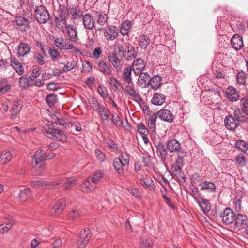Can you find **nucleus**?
Returning <instances> with one entry per match:
<instances>
[{"instance_id":"cd10ccee","label":"nucleus","mask_w":248,"mask_h":248,"mask_svg":"<svg viewBox=\"0 0 248 248\" xmlns=\"http://www.w3.org/2000/svg\"><path fill=\"white\" fill-rule=\"evenodd\" d=\"M139 46L142 49H146L150 43V39L147 35L142 34L139 36Z\"/></svg>"},{"instance_id":"9d476101","label":"nucleus","mask_w":248,"mask_h":248,"mask_svg":"<svg viewBox=\"0 0 248 248\" xmlns=\"http://www.w3.org/2000/svg\"><path fill=\"white\" fill-rule=\"evenodd\" d=\"M103 30L104 36L108 41H113L118 36V30L115 26L109 25Z\"/></svg>"},{"instance_id":"f704fd0d","label":"nucleus","mask_w":248,"mask_h":248,"mask_svg":"<svg viewBox=\"0 0 248 248\" xmlns=\"http://www.w3.org/2000/svg\"><path fill=\"white\" fill-rule=\"evenodd\" d=\"M12 157L11 152L9 151H3L0 155V164H5L9 162Z\"/></svg>"},{"instance_id":"79ce46f5","label":"nucleus","mask_w":248,"mask_h":248,"mask_svg":"<svg viewBox=\"0 0 248 248\" xmlns=\"http://www.w3.org/2000/svg\"><path fill=\"white\" fill-rule=\"evenodd\" d=\"M156 148L157 153L159 154L160 157L162 159H165L168 154L167 149L165 148V146L163 144L159 143L156 146Z\"/></svg>"},{"instance_id":"37998d69","label":"nucleus","mask_w":248,"mask_h":248,"mask_svg":"<svg viewBox=\"0 0 248 248\" xmlns=\"http://www.w3.org/2000/svg\"><path fill=\"white\" fill-rule=\"evenodd\" d=\"M157 115L155 114L151 115L148 120V126L150 129L154 132L156 129V121Z\"/></svg>"},{"instance_id":"a19ab883","label":"nucleus","mask_w":248,"mask_h":248,"mask_svg":"<svg viewBox=\"0 0 248 248\" xmlns=\"http://www.w3.org/2000/svg\"><path fill=\"white\" fill-rule=\"evenodd\" d=\"M131 24L128 20L124 21L120 28V32L123 35H127L131 28Z\"/></svg>"},{"instance_id":"f3484780","label":"nucleus","mask_w":248,"mask_h":248,"mask_svg":"<svg viewBox=\"0 0 248 248\" xmlns=\"http://www.w3.org/2000/svg\"><path fill=\"white\" fill-rule=\"evenodd\" d=\"M137 177L140 180V184L145 188L152 189L154 187L153 180L147 175L142 176L138 173Z\"/></svg>"},{"instance_id":"1a4fd4ad","label":"nucleus","mask_w":248,"mask_h":248,"mask_svg":"<svg viewBox=\"0 0 248 248\" xmlns=\"http://www.w3.org/2000/svg\"><path fill=\"white\" fill-rule=\"evenodd\" d=\"M69 16V10L66 7H62L59 11V17H56V24L59 28L62 25L65 26L67 24V18Z\"/></svg>"},{"instance_id":"49530a36","label":"nucleus","mask_w":248,"mask_h":248,"mask_svg":"<svg viewBox=\"0 0 248 248\" xmlns=\"http://www.w3.org/2000/svg\"><path fill=\"white\" fill-rule=\"evenodd\" d=\"M69 15H71L73 19L76 20L81 17V12L78 7L69 8Z\"/></svg>"},{"instance_id":"0eeeda50","label":"nucleus","mask_w":248,"mask_h":248,"mask_svg":"<svg viewBox=\"0 0 248 248\" xmlns=\"http://www.w3.org/2000/svg\"><path fill=\"white\" fill-rule=\"evenodd\" d=\"M44 133L47 137L51 139H55L58 141H64L66 140L63 133L56 129L50 127L46 128L44 129Z\"/></svg>"},{"instance_id":"9b49d317","label":"nucleus","mask_w":248,"mask_h":248,"mask_svg":"<svg viewBox=\"0 0 248 248\" xmlns=\"http://www.w3.org/2000/svg\"><path fill=\"white\" fill-rule=\"evenodd\" d=\"M82 23L85 29L92 30L95 27V20L93 15L86 13L82 16Z\"/></svg>"},{"instance_id":"e2e57ef3","label":"nucleus","mask_w":248,"mask_h":248,"mask_svg":"<svg viewBox=\"0 0 248 248\" xmlns=\"http://www.w3.org/2000/svg\"><path fill=\"white\" fill-rule=\"evenodd\" d=\"M109 83L111 86L115 87L116 89H118L121 86L120 83L113 77H110L109 78Z\"/></svg>"},{"instance_id":"393cba45","label":"nucleus","mask_w":248,"mask_h":248,"mask_svg":"<svg viewBox=\"0 0 248 248\" xmlns=\"http://www.w3.org/2000/svg\"><path fill=\"white\" fill-rule=\"evenodd\" d=\"M231 44L235 50H240L243 46L242 37L238 35L235 34L231 40Z\"/></svg>"},{"instance_id":"473e14b6","label":"nucleus","mask_w":248,"mask_h":248,"mask_svg":"<svg viewBox=\"0 0 248 248\" xmlns=\"http://www.w3.org/2000/svg\"><path fill=\"white\" fill-rule=\"evenodd\" d=\"M96 21L98 25L103 26L107 23L108 16L104 12H97L96 14Z\"/></svg>"},{"instance_id":"774afa93","label":"nucleus","mask_w":248,"mask_h":248,"mask_svg":"<svg viewBox=\"0 0 248 248\" xmlns=\"http://www.w3.org/2000/svg\"><path fill=\"white\" fill-rule=\"evenodd\" d=\"M83 68L87 72H91L93 70L92 64L89 61H85L82 63Z\"/></svg>"},{"instance_id":"4be33fe9","label":"nucleus","mask_w":248,"mask_h":248,"mask_svg":"<svg viewBox=\"0 0 248 248\" xmlns=\"http://www.w3.org/2000/svg\"><path fill=\"white\" fill-rule=\"evenodd\" d=\"M108 59L117 72H120L122 70L123 65L121 63V60L115 53H113L111 55H109Z\"/></svg>"},{"instance_id":"4c0bfd02","label":"nucleus","mask_w":248,"mask_h":248,"mask_svg":"<svg viewBox=\"0 0 248 248\" xmlns=\"http://www.w3.org/2000/svg\"><path fill=\"white\" fill-rule=\"evenodd\" d=\"M240 107L241 110L247 117L248 116V98L244 97L241 99L240 101Z\"/></svg>"},{"instance_id":"bb28decb","label":"nucleus","mask_w":248,"mask_h":248,"mask_svg":"<svg viewBox=\"0 0 248 248\" xmlns=\"http://www.w3.org/2000/svg\"><path fill=\"white\" fill-rule=\"evenodd\" d=\"M138 84L142 85L144 84V87H147L149 86V81L150 80V75L147 72H141L140 74Z\"/></svg>"},{"instance_id":"c756f323","label":"nucleus","mask_w":248,"mask_h":248,"mask_svg":"<svg viewBox=\"0 0 248 248\" xmlns=\"http://www.w3.org/2000/svg\"><path fill=\"white\" fill-rule=\"evenodd\" d=\"M32 195V192L30 188H25L21 190L19 192V201L21 202H25L31 199Z\"/></svg>"},{"instance_id":"412c9836","label":"nucleus","mask_w":248,"mask_h":248,"mask_svg":"<svg viewBox=\"0 0 248 248\" xmlns=\"http://www.w3.org/2000/svg\"><path fill=\"white\" fill-rule=\"evenodd\" d=\"M239 93L234 88L229 86L226 91V97L231 102H235L239 98Z\"/></svg>"},{"instance_id":"f8f14e48","label":"nucleus","mask_w":248,"mask_h":248,"mask_svg":"<svg viewBox=\"0 0 248 248\" xmlns=\"http://www.w3.org/2000/svg\"><path fill=\"white\" fill-rule=\"evenodd\" d=\"M96 69L99 72L105 76H109L112 75L113 69L110 64L106 63L103 60H98L96 62Z\"/></svg>"},{"instance_id":"680f3d73","label":"nucleus","mask_w":248,"mask_h":248,"mask_svg":"<svg viewBox=\"0 0 248 248\" xmlns=\"http://www.w3.org/2000/svg\"><path fill=\"white\" fill-rule=\"evenodd\" d=\"M90 104L91 105V108L93 110H97L99 107L101 106L98 102L97 100L93 97H92L90 100Z\"/></svg>"},{"instance_id":"2f4dec72","label":"nucleus","mask_w":248,"mask_h":248,"mask_svg":"<svg viewBox=\"0 0 248 248\" xmlns=\"http://www.w3.org/2000/svg\"><path fill=\"white\" fill-rule=\"evenodd\" d=\"M165 99L166 97L164 94L156 93L153 95L151 102L154 105L161 106L165 102Z\"/></svg>"},{"instance_id":"6ab92c4d","label":"nucleus","mask_w":248,"mask_h":248,"mask_svg":"<svg viewBox=\"0 0 248 248\" xmlns=\"http://www.w3.org/2000/svg\"><path fill=\"white\" fill-rule=\"evenodd\" d=\"M161 120L168 123L172 122L174 118L172 112L167 109H162L156 114Z\"/></svg>"},{"instance_id":"ddd939ff","label":"nucleus","mask_w":248,"mask_h":248,"mask_svg":"<svg viewBox=\"0 0 248 248\" xmlns=\"http://www.w3.org/2000/svg\"><path fill=\"white\" fill-rule=\"evenodd\" d=\"M146 65V62L143 59L138 58L135 59L131 66V69L136 75H139L142 72Z\"/></svg>"},{"instance_id":"ea45409f","label":"nucleus","mask_w":248,"mask_h":248,"mask_svg":"<svg viewBox=\"0 0 248 248\" xmlns=\"http://www.w3.org/2000/svg\"><path fill=\"white\" fill-rule=\"evenodd\" d=\"M153 240L150 238H142L140 241V248H152Z\"/></svg>"},{"instance_id":"bf43d9fd","label":"nucleus","mask_w":248,"mask_h":248,"mask_svg":"<svg viewBox=\"0 0 248 248\" xmlns=\"http://www.w3.org/2000/svg\"><path fill=\"white\" fill-rule=\"evenodd\" d=\"M34 58L38 64L43 65L44 63V57L39 52L35 53Z\"/></svg>"},{"instance_id":"5701e85b","label":"nucleus","mask_w":248,"mask_h":248,"mask_svg":"<svg viewBox=\"0 0 248 248\" xmlns=\"http://www.w3.org/2000/svg\"><path fill=\"white\" fill-rule=\"evenodd\" d=\"M31 51L30 46L26 43H20L17 47V56L20 57H23L27 55Z\"/></svg>"},{"instance_id":"423d86ee","label":"nucleus","mask_w":248,"mask_h":248,"mask_svg":"<svg viewBox=\"0 0 248 248\" xmlns=\"http://www.w3.org/2000/svg\"><path fill=\"white\" fill-rule=\"evenodd\" d=\"M92 236V234L89 229L81 231L78 241V248H85Z\"/></svg>"},{"instance_id":"6e6552de","label":"nucleus","mask_w":248,"mask_h":248,"mask_svg":"<svg viewBox=\"0 0 248 248\" xmlns=\"http://www.w3.org/2000/svg\"><path fill=\"white\" fill-rule=\"evenodd\" d=\"M56 187L63 186L65 189H70L78 183V180L74 177L64 178L55 181Z\"/></svg>"},{"instance_id":"052dcab7","label":"nucleus","mask_w":248,"mask_h":248,"mask_svg":"<svg viewBox=\"0 0 248 248\" xmlns=\"http://www.w3.org/2000/svg\"><path fill=\"white\" fill-rule=\"evenodd\" d=\"M233 207L237 211H240L241 209V200L240 198L235 197L233 200Z\"/></svg>"},{"instance_id":"3c124183","label":"nucleus","mask_w":248,"mask_h":248,"mask_svg":"<svg viewBox=\"0 0 248 248\" xmlns=\"http://www.w3.org/2000/svg\"><path fill=\"white\" fill-rule=\"evenodd\" d=\"M77 66V62L76 61L73 60L71 62H68L66 64H64L62 69V71L64 72H69Z\"/></svg>"},{"instance_id":"4d7b16f0","label":"nucleus","mask_w":248,"mask_h":248,"mask_svg":"<svg viewBox=\"0 0 248 248\" xmlns=\"http://www.w3.org/2000/svg\"><path fill=\"white\" fill-rule=\"evenodd\" d=\"M112 121L116 126H122L125 127L123 125V122L120 121V118L116 113L112 114Z\"/></svg>"},{"instance_id":"7ed1b4c3","label":"nucleus","mask_w":248,"mask_h":248,"mask_svg":"<svg viewBox=\"0 0 248 248\" xmlns=\"http://www.w3.org/2000/svg\"><path fill=\"white\" fill-rule=\"evenodd\" d=\"M129 160V155L126 152H121L119 157L113 159V166L118 174L124 175L125 168L128 165Z\"/></svg>"},{"instance_id":"8fccbe9b","label":"nucleus","mask_w":248,"mask_h":248,"mask_svg":"<svg viewBox=\"0 0 248 248\" xmlns=\"http://www.w3.org/2000/svg\"><path fill=\"white\" fill-rule=\"evenodd\" d=\"M235 147L240 150L245 152L248 150V145L242 140H238L235 141Z\"/></svg>"},{"instance_id":"20e7f679","label":"nucleus","mask_w":248,"mask_h":248,"mask_svg":"<svg viewBox=\"0 0 248 248\" xmlns=\"http://www.w3.org/2000/svg\"><path fill=\"white\" fill-rule=\"evenodd\" d=\"M34 16L36 20L41 24L46 23L50 18L48 10L43 5L36 7Z\"/></svg>"},{"instance_id":"b1692460","label":"nucleus","mask_w":248,"mask_h":248,"mask_svg":"<svg viewBox=\"0 0 248 248\" xmlns=\"http://www.w3.org/2000/svg\"><path fill=\"white\" fill-rule=\"evenodd\" d=\"M22 107L23 105L21 101H16L14 102L11 110V118L12 119L15 120L17 118Z\"/></svg>"},{"instance_id":"dca6fc26","label":"nucleus","mask_w":248,"mask_h":248,"mask_svg":"<svg viewBox=\"0 0 248 248\" xmlns=\"http://www.w3.org/2000/svg\"><path fill=\"white\" fill-rule=\"evenodd\" d=\"M31 186L33 188L46 189L56 187L55 182H48L46 181L36 180L31 182Z\"/></svg>"},{"instance_id":"f257e3e1","label":"nucleus","mask_w":248,"mask_h":248,"mask_svg":"<svg viewBox=\"0 0 248 248\" xmlns=\"http://www.w3.org/2000/svg\"><path fill=\"white\" fill-rule=\"evenodd\" d=\"M248 117L244 116L239 108L235 109L233 115L227 116L224 120V124L226 128L230 130H235L239 125V123H246L248 121Z\"/></svg>"},{"instance_id":"c85d7f7f","label":"nucleus","mask_w":248,"mask_h":248,"mask_svg":"<svg viewBox=\"0 0 248 248\" xmlns=\"http://www.w3.org/2000/svg\"><path fill=\"white\" fill-rule=\"evenodd\" d=\"M162 78L158 75H155L152 78L150 79L149 81V85L153 90H157L162 85Z\"/></svg>"},{"instance_id":"e433bc0d","label":"nucleus","mask_w":248,"mask_h":248,"mask_svg":"<svg viewBox=\"0 0 248 248\" xmlns=\"http://www.w3.org/2000/svg\"><path fill=\"white\" fill-rule=\"evenodd\" d=\"M103 121H108L109 118V112H108V110L106 108L103 106L101 105L99 108L96 110Z\"/></svg>"},{"instance_id":"2eb2a0df","label":"nucleus","mask_w":248,"mask_h":248,"mask_svg":"<svg viewBox=\"0 0 248 248\" xmlns=\"http://www.w3.org/2000/svg\"><path fill=\"white\" fill-rule=\"evenodd\" d=\"M235 215L230 208H226L220 215V218L226 224H230L234 220Z\"/></svg>"},{"instance_id":"aec40b11","label":"nucleus","mask_w":248,"mask_h":248,"mask_svg":"<svg viewBox=\"0 0 248 248\" xmlns=\"http://www.w3.org/2000/svg\"><path fill=\"white\" fill-rule=\"evenodd\" d=\"M196 201L203 212L207 213L211 210L210 203L207 199L203 198L201 195H198Z\"/></svg>"},{"instance_id":"a18cd8bd","label":"nucleus","mask_w":248,"mask_h":248,"mask_svg":"<svg viewBox=\"0 0 248 248\" xmlns=\"http://www.w3.org/2000/svg\"><path fill=\"white\" fill-rule=\"evenodd\" d=\"M14 222L12 221H8L7 222L4 223L0 225V233H3L7 232L9 231L13 225H14Z\"/></svg>"},{"instance_id":"7c9ffc66","label":"nucleus","mask_w":248,"mask_h":248,"mask_svg":"<svg viewBox=\"0 0 248 248\" xmlns=\"http://www.w3.org/2000/svg\"><path fill=\"white\" fill-rule=\"evenodd\" d=\"M201 190H206L209 192H214L216 191V186L215 184L211 181H204L200 184Z\"/></svg>"},{"instance_id":"5fc2aeb1","label":"nucleus","mask_w":248,"mask_h":248,"mask_svg":"<svg viewBox=\"0 0 248 248\" xmlns=\"http://www.w3.org/2000/svg\"><path fill=\"white\" fill-rule=\"evenodd\" d=\"M177 159H176V163L180 164V165H184V159L186 156V154L184 152H180L178 153Z\"/></svg>"},{"instance_id":"39448f33","label":"nucleus","mask_w":248,"mask_h":248,"mask_svg":"<svg viewBox=\"0 0 248 248\" xmlns=\"http://www.w3.org/2000/svg\"><path fill=\"white\" fill-rule=\"evenodd\" d=\"M60 30L65 34H66L69 40L73 42H76L78 40V31L76 28L72 24H67L65 26L62 25Z\"/></svg>"},{"instance_id":"de8ad7c7","label":"nucleus","mask_w":248,"mask_h":248,"mask_svg":"<svg viewBox=\"0 0 248 248\" xmlns=\"http://www.w3.org/2000/svg\"><path fill=\"white\" fill-rule=\"evenodd\" d=\"M137 131L141 136H147L149 134L148 129L142 123H139L137 124Z\"/></svg>"},{"instance_id":"f03ea898","label":"nucleus","mask_w":248,"mask_h":248,"mask_svg":"<svg viewBox=\"0 0 248 248\" xmlns=\"http://www.w3.org/2000/svg\"><path fill=\"white\" fill-rule=\"evenodd\" d=\"M46 156L45 155V151L44 150L37 151L32 157L31 164L36 171V175H41L45 168V163L43 160Z\"/></svg>"},{"instance_id":"c03bdc74","label":"nucleus","mask_w":248,"mask_h":248,"mask_svg":"<svg viewBox=\"0 0 248 248\" xmlns=\"http://www.w3.org/2000/svg\"><path fill=\"white\" fill-rule=\"evenodd\" d=\"M125 91L130 96L133 98H138L140 97V95L135 90L134 86L132 85V83L128 84L126 86Z\"/></svg>"},{"instance_id":"a878e982","label":"nucleus","mask_w":248,"mask_h":248,"mask_svg":"<svg viewBox=\"0 0 248 248\" xmlns=\"http://www.w3.org/2000/svg\"><path fill=\"white\" fill-rule=\"evenodd\" d=\"M167 148L170 152L177 153H179L181 149L180 143L175 139L169 140L167 142Z\"/></svg>"},{"instance_id":"13d9d810","label":"nucleus","mask_w":248,"mask_h":248,"mask_svg":"<svg viewBox=\"0 0 248 248\" xmlns=\"http://www.w3.org/2000/svg\"><path fill=\"white\" fill-rule=\"evenodd\" d=\"M16 23L18 26H28L29 22L25 18L19 16L16 19Z\"/></svg>"},{"instance_id":"0e129e2a","label":"nucleus","mask_w":248,"mask_h":248,"mask_svg":"<svg viewBox=\"0 0 248 248\" xmlns=\"http://www.w3.org/2000/svg\"><path fill=\"white\" fill-rule=\"evenodd\" d=\"M235 160L238 165L241 167L245 165V156L243 155H239L236 157Z\"/></svg>"},{"instance_id":"6e6d98bb","label":"nucleus","mask_w":248,"mask_h":248,"mask_svg":"<svg viewBox=\"0 0 248 248\" xmlns=\"http://www.w3.org/2000/svg\"><path fill=\"white\" fill-rule=\"evenodd\" d=\"M46 101L49 106H52L57 101V96L53 94H49L46 97Z\"/></svg>"},{"instance_id":"09e8293b","label":"nucleus","mask_w":248,"mask_h":248,"mask_svg":"<svg viewBox=\"0 0 248 248\" xmlns=\"http://www.w3.org/2000/svg\"><path fill=\"white\" fill-rule=\"evenodd\" d=\"M247 76L245 72L241 71L236 76V81L239 84L244 85L246 81Z\"/></svg>"},{"instance_id":"a211bd4d","label":"nucleus","mask_w":248,"mask_h":248,"mask_svg":"<svg viewBox=\"0 0 248 248\" xmlns=\"http://www.w3.org/2000/svg\"><path fill=\"white\" fill-rule=\"evenodd\" d=\"M234 226L235 229H240L245 227L248 223L247 217L245 215L237 214L234 217Z\"/></svg>"},{"instance_id":"603ef678","label":"nucleus","mask_w":248,"mask_h":248,"mask_svg":"<svg viewBox=\"0 0 248 248\" xmlns=\"http://www.w3.org/2000/svg\"><path fill=\"white\" fill-rule=\"evenodd\" d=\"M104 173L102 171L97 170L94 172L93 177L92 178V181L95 184H97L103 178Z\"/></svg>"},{"instance_id":"338daca9","label":"nucleus","mask_w":248,"mask_h":248,"mask_svg":"<svg viewBox=\"0 0 248 248\" xmlns=\"http://www.w3.org/2000/svg\"><path fill=\"white\" fill-rule=\"evenodd\" d=\"M102 54V50L101 47H96L93 52V56L96 59L99 58L100 55Z\"/></svg>"},{"instance_id":"58836bf2","label":"nucleus","mask_w":248,"mask_h":248,"mask_svg":"<svg viewBox=\"0 0 248 248\" xmlns=\"http://www.w3.org/2000/svg\"><path fill=\"white\" fill-rule=\"evenodd\" d=\"M32 82V79L31 77L22 76L19 79V86L23 88L28 87Z\"/></svg>"},{"instance_id":"72a5a7b5","label":"nucleus","mask_w":248,"mask_h":248,"mask_svg":"<svg viewBox=\"0 0 248 248\" xmlns=\"http://www.w3.org/2000/svg\"><path fill=\"white\" fill-rule=\"evenodd\" d=\"M131 68L125 67L123 71L122 80L127 84H132Z\"/></svg>"},{"instance_id":"864d4df0","label":"nucleus","mask_w":248,"mask_h":248,"mask_svg":"<svg viewBox=\"0 0 248 248\" xmlns=\"http://www.w3.org/2000/svg\"><path fill=\"white\" fill-rule=\"evenodd\" d=\"M68 217L69 220H77L80 218V214L78 210H73L69 213Z\"/></svg>"},{"instance_id":"69168bd1","label":"nucleus","mask_w":248,"mask_h":248,"mask_svg":"<svg viewBox=\"0 0 248 248\" xmlns=\"http://www.w3.org/2000/svg\"><path fill=\"white\" fill-rule=\"evenodd\" d=\"M98 92L103 98H105L107 97V91L105 88L99 85L98 88Z\"/></svg>"},{"instance_id":"4468645a","label":"nucleus","mask_w":248,"mask_h":248,"mask_svg":"<svg viewBox=\"0 0 248 248\" xmlns=\"http://www.w3.org/2000/svg\"><path fill=\"white\" fill-rule=\"evenodd\" d=\"M125 46L126 49L122 54L121 57L127 61L135 58L137 56V51L135 47L129 43H125Z\"/></svg>"},{"instance_id":"c9c22d12","label":"nucleus","mask_w":248,"mask_h":248,"mask_svg":"<svg viewBox=\"0 0 248 248\" xmlns=\"http://www.w3.org/2000/svg\"><path fill=\"white\" fill-rule=\"evenodd\" d=\"M65 206V201L62 199L59 200L53 206V210L55 213H61L64 210Z\"/></svg>"}]
</instances>
